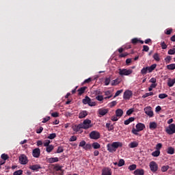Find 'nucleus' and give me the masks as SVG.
Instances as JSON below:
<instances>
[{"instance_id":"obj_1","label":"nucleus","mask_w":175,"mask_h":175,"mask_svg":"<svg viewBox=\"0 0 175 175\" xmlns=\"http://www.w3.org/2000/svg\"><path fill=\"white\" fill-rule=\"evenodd\" d=\"M119 147H122V142H116L107 145V151H109V152H116L117 148Z\"/></svg>"},{"instance_id":"obj_2","label":"nucleus","mask_w":175,"mask_h":175,"mask_svg":"<svg viewBox=\"0 0 175 175\" xmlns=\"http://www.w3.org/2000/svg\"><path fill=\"white\" fill-rule=\"evenodd\" d=\"M155 68H157V64H152L149 67L148 66L146 68H143L141 70V73L142 75H147V73H151V72H152V70H154Z\"/></svg>"},{"instance_id":"obj_3","label":"nucleus","mask_w":175,"mask_h":175,"mask_svg":"<svg viewBox=\"0 0 175 175\" xmlns=\"http://www.w3.org/2000/svg\"><path fill=\"white\" fill-rule=\"evenodd\" d=\"M82 126V129H90V128H92V124L91 120L86 119L85 120L83 123L81 124Z\"/></svg>"},{"instance_id":"obj_4","label":"nucleus","mask_w":175,"mask_h":175,"mask_svg":"<svg viewBox=\"0 0 175 175\" xmlns=\"http://www.w3.org/2000/svg\"><path fill=\"white\" fill-rule=\"evenodd\" d=\"M133 70L131 69H126V68H120L119 69V75L120 76H129V75H132Z\"/></svg>"},{"instance_id":"obj_5","label":"nucleus","mask_w":175,"mask_h":175,"mask_svg":"<svg viewBox=\"0 0 175 175\" xmlns=\"http://www.w3.org/2000/svg\"><path fill=\"white\" fill-rule=\"evenodd\" d=\"M165 132L167 135H174L175 133V124H171L165 128Z\"/></svg>"},{"instance_id":"obj_6","label":"nucleus","mask_w":175,"mask_h":175,"mask_svg":"<svg viewBox=\"0 0 175 175\" xmlns=\"http://www.w3.org/2000/svg\"><path fill=\"white\" fill-rule=\"evenodd\" d=\"M83 105H88L89 106H96V103L91 101V98L85 96L82 100Z\"/></svg>"},{"instance_id":"obj_7","label":"nucleus","mask_w":175,"mask_h":175,"mask_svg":"<svg viewBox=\"0 0 175 175\" xmlns=\"http://www.w3.org/2000/svg\"><path fill=\"white\" fill-rule=\"evenodd\" d=\"M90 137L93 140H98V139L100 138V133L96 131H93L90 133Z\"/></svg>"},{"instance_id":"obj_8","label":"nucleus","mask_w":175,"mask_h":175,"mask_svg":"<svg viewBox=\"0 0 175 175\" xmlns=\"http://www.w3.org/2000/svg\"><path fill=\"white\" fill-rule=\"evenodd\" d=\"M144 111H145V113L148 116V117H154V111H152V107L150 106L146 107L144 109Z\"/></svg>"},{"instance_id":"obj_9","label":"nucleus","mask_w":175,"mask_h":175,"mask_svg":"<svg viewBox=\"0 0 175 175\" xmlns=\"http://www.w3.org/2000/svg\"><path fill=\"white\" fill-rule=\"evenodd\" d=\"M19 163L21 165H27L28 163V157L25 154H21L19 156Z\"/></svg>"},{"instance_id":"obj_10","label":"nucleus","mask_w":175,"mask_h":175,"mask_svg":"<svg viewBox=\"0 0 175 175\" xmlns=\"http://www.w3.org/2000/svg\"><path fill=\"white\" fill-rule=\"evenodd\" d=\"M150 169L151 172L155 173L158 170V164L155 161H151L149 164Z\"/></svg>"},{"instance_id":"obj_11","label":"nucleus","mask_w":175,"mask_h":175,"mask_svg":"<svg viewBox=\"0 0 175 175\" xmlns=\"http://www.w3.org/2000/svg\"><path fill=\"white\" fill-rule=\"evenodd\" d=\"M72 131H74V132H79V133H83V131H81V129H83V127L81 126V124H79L78 125L73 124L72 126Z\"/></svg>"},{"instance_id":"obj_12","label":"nucleus","mask_w":175,"mask_h":175,"mask_svg":"<svg viewBox=\"0 0 175 175\" xmlns=\"http://www.w3.org/2000/svg\"><path fill=\"white\" fill-rule=\"evenodd\" d=\"M132 95H133V93L132 92V91H131V90H126L124 92L123 98L126 100H129V99H131V98H132Z\"/></svg>"},{"instance_id":"obj_13","label":"nucleus","mask_w":175,"mask_h":175,"mask_svg":"<svg viewBox=\"0 0 175 175\" xmlns=\"http://www.w3.org/2000/svg\"><path fill=\"white\" fill-rule=\"evenodd\" d=\"M32 155L33 158H39L40 157V149L39 148H36L33 150Z\"/></svg>"},{"instance_id":"obj_14","label":"nucleus","mask_w":175,"mask_h":175,"mask_svg":"<svg viewBox=\"0 0 175 175\" xmlns=\"http://www.w3.org/2000/svg\"><path fill=\"white\" fill-rule=\"evenodd\" d=\"M98 113L100 117V116H106V114H107V113H109V109H99L98 111Z\"/></svg>"},{"instance_id":"obj_15","label":"nucleus","mask_w":175,"mask_h":175,"mask_svg":"<svg viewBox=\"0 0 175 175\" xmlns=\"http://www.w3.org/2000/svg\"><path fill=\"white\" fill-rule=\"evenodd\" d=\"M138 146H139V142L137 141L132 142L129 144V147L130 148H136V147H138Z\"/></svg>"},{"instance_id":"obj_16","label":"nucleus","mask_w":175,"mask_h":175,"mask_svg":"<svg viewBox=\"0 0 175 175\" xmlns=\"http://www.w3.org/2000/svg\"><path fill=\"white\" fill-rule=\"evenodd\" d=\"M102 175H111V170L110 168H104L102 170Z\"/></svg>"},{"instance_id":"obj_17","label":"nucleus","mask_w":175,"mask_h":175,"mask_svg":"<svg viewBox=\"0 0 175 175\" xmlns=\"http://www.w3.org/2000/svg\"><path fill=\"white\" fill-rule=\"evenodd\" d=\"M29 169L31 170L35 171V170H38L39 169H42V167H40V165H39V164H36V165H30Z\"/></svg>"},{"instance_id":"obj_18","label":"nucleus","mask_w":175,"mask_h":175,"mask_svg":"<svg viewBox=\"0 0 175 175\" xmlns=\"http://www.w3.org/2000/svg\"><path fill=\"white\" fill-rule=\"evenodd\" d=\"M49 163H54L55 162H58V157H51L46 159Z\"/></svg>"},{"instance_id":"obj_19","label":"nucleus","mask_w":175,"mask_h":175,"mask_svg":"<svg viewBox=\"0 0 175 175\" xmlns=\"http://www.w3.org/2000/svg\"><path fill=\"white\" fill-rule=\"evenodd\" d=\"M135 175H144V170L143 169H137L134 171Z\"/></svg>"},{"instance_id":"obj_20","label":"nucleus","mask_w":175,"mask_h":175,"mask_svg":"<svg viewBox=\"0 0 175 175\" xmlns=\"http://www.w3.org/2000/svg\"><path fill=\"white\" fill-rule=\"evenodd\" d=\"M144 128H146V126H144V124L142 123H138L136 125V129H137L139 132L141 131H143V129H144Z\"/></svg>"},{"instance_id":"obj_21","label":"nucleus","mask_w":175,"mask_h":175,"mask_svg":"<svg viewBox=\"0 0 175 175\" xmlns=\"http://www.w3.org/2000/svg\"><path fill=\"white\" fill-rule=\"evenodd\" d=\"M122 114H124V111H122V109H118L116 111V116L117 117H119L121 118L122 117Z\"/></svg>"},{"instance_id":"obj_22","label":"nucleus","mask_w":175,"mask_h":175,"mask_svg":"<svg viewBox=\"0 0 175 175\" xmlns=\"http://www.w3.org/2000/svg\"><path fill=\"white\" fill-rule=\"evenodd\" d=\"M175 84V79H168L167 85L168 87H173Z\"/></svg>"},{"instance_id":"obj_23","label":"nucleus","mask_w":175,"mask_h":175,"mask_svg":"<svg viewBox=\"0 0 175 175\" xmlns=\"http://www.w3.org/2000/svg\"><path fill=\"white\" fill-rule=\"evenodd\" d=\"M88 116V113L86 112V111H82L79 114V118H85Z\"/></svg>"},{"instance_id":"obj_24","label":"nucleus","mask_w":175,"mask_h":175,"mask_svg":"<svg viewBox=\"0 0 175 175\" xmlns=\"http://www.w3.org/2000/svg\"><path fill=\"white\" fill-rule=\"evenodd\" d=\"M133 121H135V118H129L128 120L124 121V125H129V124H131V122H133Z\"/></svg>"},{"instance_id":"obj_25","label":"nucleus","mask_w":175,"mask_h":175,"mask_svg":"<svg viewBox=\"0 0 175 175\" xmlns=\"http://www.w3.org/2000/svg\"><path fill=\"white\" fill-rule=\"evenodd\" d=\"M157 126H158V125L157 124V122H152L150 123V125H149L150 129H157Z\"/></svg>"},{"instance_id":"obj_26","label":"nucleus","mask_w":175,"mask_h":175,"mask_svg":"<svg viewBox=\"0 0 175 175\" xmlns=\"http://www.w3.org/2000/svg\"><path fill=\"white\" fill-rule=\"evenodd\" d=\"M85 90H87V87H82L78 90L79 95H83L84 92H85Z\"/></svg>"},{"instance_id":"obj_27","label":"nucleus","mask_w":175,"mask_h":175,"mask_svg":"<svg viewBox=\"0 0 175 175\" xmlns=\"http://www.w3.org/2000/svg\"><path fill=\"white\" fill-rule=\"evenodd\" d=\"M53 150H54V146H53V145H50L49 146L46 147V151L49 154H50V152H51L53 151Z\"/></svg>"},{"instance_id":"obj_28","label":"nucleus","mask_w":175,"mask_h":175,"mask_svg":"<svg viewBox=\"0 0 175 175\" xmlns=\"http://www.w3.org/2000/svg\"><path fill=\"white\" fill-rule=\"evenodd\" d=\"M167 152L170 154V155H173V154H174V148L168 147Z\"/></svg>"},{"instance_id":"obj_29","label":"nucleus","mask_w":175,"mask_h":175,"mask_svg":"<svg viewBox=\"0 0 175 175\" xmlns=\"http://www.w3.org/2000/svg\"><path fill=\"white\" fill-rule=\"evenodd\" d=\"M92 147L94 148V150H98V148H100V144L98 142H94L92 144Z\"/></svg>"},{"instance_id":"obj_30","label":"nucleus","mask_w":175,"mask_h":175,"mask_svg":"<svg viewBox=\"0 0 175 175\" xmlns=\"http://www.w3.org/2000/svg\"><path fill=\"white\" fill-rule=\"evenodd\" d=\"M167 69H168V70H174L175 64H171L167 65Z\"/></svg>"},{"instance_id":"obj_31","label":"nucleus","mask_w":175,"mask_h":175,"mask_svg":"<svg viewBox=\"0 0 175 175\" xmlns=\"http://www.w3.org/2000/svg\"><path fill=\"white\" fill-rule=\"evenodd\" d=\"M153 58L157 62H159V61H161V57H159V54H158V53H154L153 55Z\"/></svg>"},{"instance_id":"obj_32","label":"nucleus","mask_w":175,"mask_h":175,"mask_svg":"<svg viewBox=\"0 0 175 175\" xmlns=\"http://www.w3.org/2000/svg\"><path fill=\"white\" fill-rule=\"evenodd\" d=\"M152 157H159L161 155L160 150H155L154 152H152Z\"/></svg>"},{"instance_id":"obj_33","label":"nucleus","mask_w":175,"mask_h":175,"mask_svg":"<svg viewBox=\"0 0 175 175\" xmlns=\"http://www.w3.org/2000/svg\"><path fill=\"white\" fill-rule=\"evenodd\" d=\"M50 143H51L50 140L46 139L45 141L43 142L44 147H49L50 146Z\"/></svg>"},{"instance_id":"obj_34","label":"nucleus","mask_w":175,"mask_h":175,"mask_svg":"<svg viewBox=\"0 0 175 175\" xmlns=\"http://www.w3.org/2000/svg\"><path fill=\"white\" fill-rule=\"evenodd\" d=\"M169 165H163L161 167V172H163V173H165V172H167V170H169Z\"/></svg>"},{"instance_id":"obj_35","label":"nucleus","mask_w":175,"mask_h":175,"mask_svg":"<svg viewBox=\"0 0 175 175\" xmlns=\"http://www.w3.org/2000/svg\"><path fill=\"white\" fill-rule=\"evenodd\" d=\"M125 165V161L124 159H120L118 163V166L119 167H121V166H124Z\"/></svg>"},{"instance_id":"obj_36","label":"nucleus","mask_w":175,"mask_h":175,"mask_svg":"<svg viewBox=\"0 0 175 175\" xmlns=\"http://www.w3.org/2000/svg\"><path fill=\"white\" fill-rule=\"evenodd\" d=\"M96 100H98V102H103V99H105V98H103V96L98 95V96H96Z\"/></svg>"},{"instance_id":"obj_37","label":"nucleus","mask_w":175,"mask_h":175,"mask_svg":"<svg viewBox=\"0 0 175 175\" xmlns=\"http://www.w3.org/2000/svg\"><path fill=\"white\" fill-rule=\"evenodd\" d=\"M137 167L136 164H133L129 166V170H130V171L136 170Z\"/></svg>"},{"instance_id":"obj_38","label":"nucleus","mask_w":175,"mask_h":175,"mask_svg":"<svg viewBox=\"0 0 175 175\" xmlns=\"http://www.w3.org/2000/svg\"><path fill=\"white\" fill-rule=\"evenodd\" d=\"M120 84V81L118 79H115L112 81L111 85H118Z\"/></svg>"},{"instance_id":"obj_39","label":"nucleus","mask_w":175,"mask_h":175,"mask_svg":"<svg viewBox=\"0 0 175 175\" xmlns=\"http://www.w3.org/2000/svg\"><path fill=\"white\" fill-rule=\"evenodd\" d=\"M152 95H154V92H149V93H146L145 94H144L142 96V98H148V96H152Z\"/></svg>"},{"instance_id":"obj_40","label":"nucleus","mask_w":175,"mask_h":175,"mask_svg":"<svg viewBox=\"0 0 175 175\" xmlns=\"http://www.w3.org/2000/svg\"><path fill=\"white\" fill-rule=\"evenodd\" d=\"M168 54L170 55H174V54H175V46H174V48L172 49H170L168 51Z\"/></svg>"},{"instance_id":"obj_41","label":"nucleus","mask_w":175,"mask_h":175,"mask_svg":"<svg viewBox=\"0 0 175 175\" xmlns=\"http://www.w3.org/2000/svg\"><path fill=\"white\" fill-rule=\"evenodd\" d=\"M1 159H3V161H6L7 159H9V155H8L7 154H2Z\"/></svg>"},{"instance_id":"obj_42","label":"nucleus","mask_w":175,"mask_h":175,"mask_svg":"<svg viewBox=\"0 0 175 175\" xmlns=\"http://www.w3.org/2000/svg\"><path fill=\"white\" fill-rule=\"evenodd\" d=\"M55 137H57V134L55 133H51L48 136V139H55Z\"/></svg>"},{"instance_id":"obj_43","label":"nucleus","mask_w":175,"mask_h":175,"mask_svg":"<svg viewBox=\"0 0 175 175\" xmlns=\"http://www.w3.org/2000/svg\"><path fill=\"white\" fill-rule=\"evenodd\" d=\"M161 49H163V50H166V49H167V45H166V43H165V42H162L161 43Z\"/></svg>"},{"instance_id":"obj_44","label":"nucleus","mask_w":175,"mask_h":175,"mask_svg":"<svg viewBox=\"0 0 175 175\" xmlns=\"http://www.w3.org/2000/svg\"><path fill=\"white\" fill-rule=\"evenodd\" d=\"M159 98L160 99H165V98H167V94H160L159 95Z\"/></svg>"},{"instance_id":"obj_45","label":"nucleus","mask_w":175,"mask_h":175,"mask_svg":"<svg viewBox=\"0 0 175 175\" xmlns=\"http://www.w3.org/2000/svg\"><path fill=\"white\" fill-rule=\"evenodd\" d=\"M157 87V83H152L150 86L148 88V91H152L153 88Z\"/></svg>"},{"instance_id":"obj_46","label":"nucleus","mask_w":175,"mask_h":175,"mask_svg":"<svg viewBox=\"0 0 175 175\" xmlns=\"http://www.w3.org/2000/svg\"><path fill=\"white\" fill-rule=\"evenodd\" d=\"M60 152H64V148L62 146H59L57 150V154H60Z\"/></svg>"},{"instance_id":"obj_47","label":"nucleus","mask_w":175,"mask_h":175,"mask_svg":"<svg viewBox=\"0 0 175 175\" xmlns=\"http://www.w3.org/2000/svg\"><path fill=\"white\" fill-rule=\"evenodd\" d=\"M123 91V90H118L115 94L114 98H116V96H119L120 94H122Z\"/></svg>"},{"instance_id":"obj_48","label":"nucleus","mask_w":175,"mask_h":175,"mask_svg":"<svg viewBox=\"0 0 175 175\" xmlns=\"http://www.w3.org/2000/svg\"><path fill=\"white\" fill-rule=\"evenodd\" d=\"M139 132H140L137 129H135L133 128L132 129V133H133V135H139Z\"/></svg>"},{"instance_id":"obj_49","label":"nucleus","mask_w":175,"mask_h":175,"mask_svg":"<svg viewBox=\"0 0 175 175\" xmlns=\"http://www.w3.org/2000/svg\"><path fill=\"white\" fill-rule=\"evenodd\" d=\"M22 174H23V170H21L16 171L13 174V175H22Z\"/></svg>"},{"instance_id":"obj_50","label":"nucleus","mask_w":175,"mask_h":175,"mask_svg":"<svg viewBox=\"0 0 175 175\" xmlns=\"http://www.w3.org/2000/svg\"><path fill=\"white\" fill-rule=\"evenodd\" d=\"M162 148V144L159 143L156 145V150L157 151H159V150H161Z\"/></svg>"},{"instance_id":"obj_51","label":"nucleus","mask_w":175,"mask_h":175,"mask_svg":"<svg viewBox=\"0 0 175 175\" xmlns=\"http://www.w3.org/2000/svg\"><path fill=\"white\" fill-rule=\"evenodd\" d=\"M91 144H87L85 145V146L83 147L84 150H91Z\"/></svg>"},{"instance_id":"obj_52","label":"nucleus","mask_w":175,"mask_h":175,"mask_svg":"<svg viewBox=\"0 0 175 175\" xmlns=\"http://www.w3.org/2000/svg\"><path fill=\"white\" fill-rule=\"evenodd\" d=\"M165 61L167 64H169L170 61H172V57L171 56H167L165 59Z\"/></svg>"},{"instance_id":"obj_53","label":"nucleus","mask_w":175,"mask_h":175,"mask_svg":"<svg viewBox=\"0 0 175 175\" xmlns=\"http://www.w3.org/2000/svg\"><path fill=\"white\" fill-rule=\"evenodd\" d=\"M131 42L133 43V44H137V43H139V39L133 38L131 40Z\"/></svg>"},{"instance_id":"obj_54","label":"nucleus","mask_w":175,"mask_h":175,"mask_svg":"<svg viewBox=\"0 0 175 175\" xmlns=\"http://www.w3.org/2000/svg\"><path fill=\"white\" fill-rule=\"evenodd\" d=\"M47 121H50V117H46L42 119V123L45 124V122H47Z\"/></svg>"},{"instance_id":"obj_55","label":"nucleus","mask_w":175,"mask_h":175,"mask_svg":"<svg viewBox=\"0 0 175 175\" xmlns=\"http://www.w3.org/2000/svg\"><path fill=\"white\" fill-rule=\"evenodd\" d=\"M105 85H109L110 84V78H105Z\"/></svg>"},{"instance_id":"obj_56","label":"nucleus","mask_w":175,"mask_h":175,"mask_svg":"<svg viewBox=\"0 0 175 175\" xmlns=\"http://www.w3.org/2000/svg\"><path fill=\"white\" fill-rule=\"evenodd\" d=\"M85 141H81L80 143H79V147H83V148H84V147L85 146Z\"/></svg>"},{"instance_id":"obj_57","label":"nucleus","mask_w":175,"mask_h":175,"mask_svg":"<svg viewBox=\"0 0 175 175\" xmlns=\"http://www.w3.org/2000/svg\"><path fill=\"white\" fill-rule=\"evenodd\" d=\"M134 110L133 109H130L126 111V114L127 116H131V114H132V113H133Z\"/></svg>"},{"instance_id":"obj_58","label":"nucleus","mask_w":175,"mask_h":175,"mask_svg":"<svg viewBox=\"0 0 175 175\" xmlns=\"http://www.w3.org/2000/svg\"><path fill=\"white\" fill-rule=\"evenodd\" d=\"M148 50H150V47H148V46H146V45H144L143 46V50L144 51H148Z\"/></svg>"},{"instance_id":"obj_59","label":"nucleus","mask_w":175,"mask_h":175,"mask_svg":"<svg viewBox=\"0 0 175 175\" xmlns=\"http://www.w3.org/2000/svg\"><path fill=\"white\" fill-rule=\"evenodd\" d=\"M77 140V137L76 136H72L70 138V142H76Z\"/></svg>"},{"instance_id":"obj_60","label":"nucleus","mask_w":175,"mask_h":175,"mask_svg":"<svg viewBox=\"0 0 175 175\" xmlns=\"http://www.w3.org/2000/svg\"><path fill=\"white\" fill-rule=\"evenodd\" d=\"M128 55V53H121L119 55V58H124Z\"/></svg>"},{"instance_id":"obj_61","label":"nucleus","mask_w":175,"mask_h":175,"mask_svg":"<svg viewBox=\"0 0 175 175\" xmlns=\"http://www.w3.org/2000/svg\"><path fill=\"white\" fill-rule=\"evenodd\" d=\"M111 121H118V116H117V115L112 116Z\"/></svg>"},{"instance_id":"obj_62","label":"nucleus","mask_w":175,"mask_h":175,"mask_svg":"<svg viewBox=\"0 0 175 175\" xmlns=\"http://www.w3.org/2000/svg\"><path fill=\"white\" fill-rule=\"evenodd\" d=\"M110 107H114V106H116V105H117V101H112L111 102V103L109 104Z\"/></svg>"},{"instance_id":"obj_63","label":"nucleus","mask_w":175,"mask_h":175,"mask_svg":"<svg viewBox=\"0 0 175 175\" xmlns=\"http://www.w3.org/2000/svg\"><path fill=\"white\" fill-rule=\"evenodd\" d=\"M43 132V127L40 126L39 129L36 130V133H42Z\"/></svg>"},{"instance_id":"obj_64","label":"nucleus","mask_w":175,"mask_h":175,"mask_svg":"<svg viewBox=\"0 0 175 175\" xmlns=\"http://www.w3.org/2000/svg\"><path fill=\"white\" fill-rule=\"evenodd\" d=\"M52 117H59V113L57 112H54L51 113Z\"/></svg>"}]
</instances>
